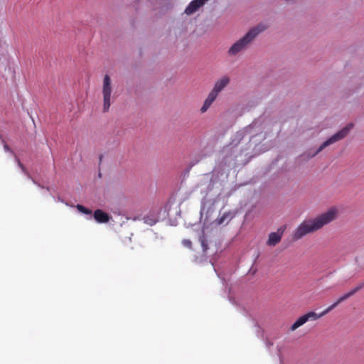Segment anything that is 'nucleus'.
<instances>
[{
  "instance_id": "f257e3e1",
  "label": "nucleus",
  "mask_w": 364,
  "mask_h": 364,
  "mask_svg": "<svg viewBox=\"0 0 364 364\" xmlns=\"http://www.w3.org/2000/svg\"><path fill=\"white\" fill-rule=\"evenodd\" d=\"M338 216V210L333 207L318 216L303 220L294 230L293 240H299L308 234L321 230L323 226L335 220Z\"/></svg>"
},
{
  "instance_id": "f03ea898",
  "label": "nucleus",
  "mask_w": 364,
  "mask_h": 364,
  "mask_svg": "<svg viewBox=\"0 0 364 364\" xmlns=\"http://www.w3.org/2000/svg\"><path fill=\"white\" fill-rule=\"evenodd\" d=\"M268 26L264 23H259L250 28L242 38L236 41L228 49V54L229 56L235 57L245 52L257 37L265 30Z\"/></svg>"
},
{
  "instance_id": "7ed1b4c3",
  "label": "nucleus",
  "mask_w": 364,
  "mask_h": 364,
  "mask_svg": "<svg viewBox=\"0 0 364 364\" xmlns=\"http://www.w3.org/2000/svg\"><path fill=\"white\" fill-rule=\"evenodd\" d=\"M353 125L350 123L347 124L345 127L341 129L340 131L332 135L330 138L323 142L319 147L314 151L312 149H309L307 151L304 152L301 157H304V159L308 160L314 156H316L318 153L322 151L327 146L342 140L345 137H346L352 129Z\"/></svg>"
},
{
  "instance_id": "20e7f679",
  "label": "nucleus",
  "mask_w": 364,
  "mask_h": 364,
  "mask_svg": "<svg viewBox=\"0 0 364 364\" xmlns=\"http://www.w3.org/2000/svg\"><path fill=\"white\" fill-rule=\"evenodd\" d=\"M113 88L112 86V80L109 75H105L102 81V94L103 99L102 112H107L112 105V93Z\"/></svg>"
},
{
  "instance_id": "39448f33",
  "label": "nucleus",
  "mask_w": 364,
  "mask_h": 364,
  "mask_svg": "<svg viewBox=\"0 0 364 364\" xmlns=\"http://www.w3.org/2000/svg\"><path fill=\"white\" fill-rule=\"evenodd\" d=\"M364 287V282L358 284L355 287H354L353 289H351L350 291L344 294L341 296H340L338 300L334 302L333 304H331L330 306H328L326 309H325L323 311L321 312V315H326L329 311L333 310L334 308H336L340 303L344 301L347 299L350 298L353 295H354L355 293H357L358 291L362 289Z\"/></svg>"
},
{
  "instance_id": "423d86ee",
  "label": "nucleus",
  "mask_w": 364,
  "mask_h": 364,
  "mask_svg": "<svg viewBox=\"0 0 364 364\" xmlns=\"http://www.w3.org/2000/svg\"><path fill=\"white\" fill-rule=\"evenodd\" d=\"M324 315H321V313L320 314H316L314 311H310L301 316H300L291 326L290 329L291 331H294L301 326L304 325L305 323H306L308 321H315Z\"/></svg>"
},
{
  "instance_id": "0eeeda50",
  "label": "nucleus",
  "mask_w": 364,
  "mask_h": 364,
  "mask_svg": "<svg viewBox=\"0 0 364 364\" xmlns=\"http://www.w3.org/2000/svg\"><path fill=\"white\" fill-rule=\"evenodd\" d=\"M284 231V229L283 228H279L277 232H271L269 235L267 245L271 247H274L278 244L281 241Z\"/></svg>"
},
{
  "instance_id": "6e6552de",
  "label": "nucleus",
  "mask_w": 364,
  "mask_h": 364,
  "mask_svg": "<svg viewBox=\"0 0 364 364\" xmlns=\"http://www.w3.org/2000/svg\"><path fill=\"white\" fill-rule=\"evenodd\" d=\"M208 0H193L187 6L185 13L191 15L196 12L201 6H203Z\"/></svg>"
},
{
  "instance_id": "1a4fd4ad",
  "label": "nucleus",
  "mask_w": 364,
  "mask_h": 364,
  "mask_svg": "<svg viewBox=\"0 0 364 364\" xmlns=\"http://www.w3.org/2000/svg\"><path fill=\"white\" fill-rule=\"evenodd\" d=\"M230 83V78L228 76H223L219 80H218L215 84L214 87L212 89V91L217 94H218Z\"/></svg>"
},
{
  "instance_id": "9d476101",
  "label": "nucleus",
  "mask_w": 364,
  "mask_h": 364,
  "mask_svg": "<svg viewBox=\"0 0 364 364\" xmlns=\"http://www.w3.org/2000/svg\"><path fill=\"white\" fill-rule=\"evenodd\" d=\"M159 218V210H151L149 211L144 218V223L149 225H155L158 221Z\"/></svg>"
},
{
  "instance_id": "9b49d317",
  "label": "nucleus",
  "mask_w": 364,
  "mask_h": 364,
  "mask_svg": "<svg viewBox=\"0 0 364 364\" xmlns=\"http://www.w3.org/2000/svg\"><path fill=\"white\" fill-rule=\"evenodd\" d=\"M93 218L99 223H106L110 219L109 215L101 209H97L94 212Z\"/></svg>"
},
{
  "instance_id": "f8f14e48",
  "label": "nucleus",
  "mask_w": 364,
  "mask_h": 364,
  "mask_svg": "<svg viewBox=\"0 0 364 364\" xmlns=\"http://www.w3.org/2000/svg\"><path fill=\"white\" fill-rule=\"evenodd\" d=\"M234 215L231 212H225L220 217L215 219L214 223L217 225L222 224H228V223L233 218Z\"/></svg>"
},
{
  "instance_id": "ddd939ff",
  "label": "nucleus",
  "mask_w": 364,
  "mask_h": 364,
  "mask_svg": "<svg viewBox=\"0 0 364 364\" xmlns=\"http://www.w3.org/2000/svg\"><path fill=\"white\" fill-rule=\"evenodd\" d=\"M15 160H16L18 167L25 173V175L28 177V178L31 179L34 183H36V181L31 177V174L28 172L26 168L20 161L19 159L16 156H15Z\"/></svg>"
},
{
  "instance_id": "4468645a",
  "label": "nucleus",
  "mask_w": 364,
  "mask_h": 364,
  "mask_svg": "<svg viewBox=\"0 0 364 364\" xmlns=\"http://www.w3.org/2000/svg\"><path fill=\"white\" fill-rule=\"evenodd\" d=\"M15 160H16L18 167L25 173V175L28 177V178L31 179L34 183H36V181L31 177V174L28 172L26 168L20 161L19 159L16 156H15Z\"/></svg>"
},
{
  "instance_id": "2eb2a0df",
  "label": "nucleus",
  "mask_w": 364,
  "mask_h": 364,
  "mask_svg": "<svg viewBox=\"0 0 364 364\" xmlns=\"http://www.w3.org/2000/svg\"><path fill=\"white\" fill-rule=\"evenodd\" d=\"M76 208L81 213H83L85 215H89L90 216V218H92V210H91L85 208V206H83L82 205H80V204H77L76 205Z\"/></svg>"
},
{
  "instance_id": "dca6fc26",
  "label": "nucleus",
  "mask_w": 364,
  "mask_h": 364,
  "mask_svg": "<svg viewBox=\"0 0 364 364\" xmlns=\"http://www.w3.org/2000/svg\"><path fill=\"white\" fill-rule=\"evenodd\" d=\"M217 97L218 95L211 90L205 100L213 104V102L215 100Z\"/></svg>"
},
{
  "instance_id": "f3484780",
  "label": "nucleus",
  "mask_w": 364,
  "mask_h": 364,
  "mask_svg": "<svg viewBox=\"0 0 364 364\" xmlns=\"http://www.w3.org/2000/svg\"><path fill=\"white\" fill-rule=\"evenodd\" d=\"M0 139L4 145V149L5 150V151H8V152H11L12 154L14 155V156H16V154H14V152L10 149V147L8 146V144L6 143L4 139L3 138V136L1 135H0Z\"/></svg>"
},
{
  "instance_id": "a211bd4d",
  "label": "nucleus",
  "mask_w": 364,
  "mask_h": 364,
  "mask_svg": "<svg viewBox=\"0 0 364 364\" xmlns=\"http://www.w3.org/2000/svg\"><path fill=\"white\" fill-rule=\"evenodd\" d=\"M211 105L212 104L210 102H208V101L205 100L203 106L201 107V108L200 109V112L205 113L209 109V107L211 106Z\"/></svg>"
},
{
  "instance_id": "6ab92c4d",
  "label": "nucleus",
  "mask_w": 364,
  "mask_h": 364,
  "mask_svg": "<svg viewBox=\"0 0 364 364\" xmlns=\"http://www.w3.org/2000/svg\"><path fill=\"white\" fill-rule=\"evenodd\" d=\"M211 105L212 104L210 102H208V101L205 100L203 106L201 107V108L200 109V112L205 113L209 109V107L211 106Z\"/></svg>"
},
{
  "instance_id": "aec40b11",
  "label": "nucleus",
  "mask_w": 364,
  "mask_h": 364,
  "mask_svg": "<svg viewBox=\"0 0 364 364\" xmlns=\"http://www.w3.org/2000/svg\"><path fill=\"white\" fill-rule=\"evenodd\" d=\"M182 244L184 247L191 249L192 248V242L190 240L184 239L182 240Z\"/></svg>"
},
{
  "instance_id": "412c9836",
  "label": "nucleus",
  "mask_w": 364,
  "mask_h": 364,
  "mask_svg": "<svg viewBox=\"0 0 364 364\" xmlns=\"http://www.w3.org/2000/svg\"><path fill=\"white\" fill-rule=\"evenodd\" d=\"M201 245L203 246V249L204 251H206V250L208 249V245L205 244V241L204 240H202L201 241Z\"/></svg>"
},
{
  "instance_id": "4be33fe9",
  "label": "nucleus",
  "mask_w": 364,
  "mask_h": 364,
  "mask_svg": "<svg viewBox=\"0 0 364 364\" xmlns=\"http://www.w3.org/2000/svg\"><path fill=\"white\" fill-rule=\"evenodd\" d=\"M137 219H138V218H133V220H137Z\"/></svg>"
},
{
  "instance_id": "5701e85b",
  "label": "nucleus",
  "mask_w": 364,
  "mask_h": 364,
  "mask_svg": "<svg viewBox=\"0 0 364 364\" xmlns=\"http://www.w3.org/2000/svg\"><path fill=\"white\" fill-rule=\"evenodd\" d=\"M35 184H37V186H40V184H39V183H37L36 182V183H35Z\"/></svg>"
},
{
  "instance_id": "b1692460",
  "label": "nucleus",
  "mask_w": 364,
  "mask_h": 364,
  "mask_svg": "<svg viewBox=\"0 0 364 364\" xmlns=\"http://www.w3.org/2000/svg\"><path fill=\"white\" fill-rule=\"evenodd\" d=\"M35 184H37V186H40V184H39V183H37L36 182V183H35Z\"/></svg>"
}]
</instances>
